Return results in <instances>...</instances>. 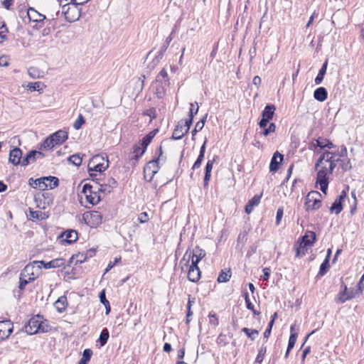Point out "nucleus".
<instances>
[{
  "mask_svg": "<svg viewBox=\"0 0 364 364\" xmlns=\"http://www.w3.org/2000/svg\"><path fill=\"white\" fill-rule=\"evenodd\" d=\"M156 82H161L162 86V90H164V87L165 86L169 85V80L168 77V73L165 68H163L159 75L157 76L156 79Z\"/></svg>",
  "mask_w": 364,
  "mask_h": 364,
  "instance_id": "22",
  "label": "nucleus"
},
{
  "mask_svg": "<svg viewBox=\"0 0 364 364\" xmlns=\"http://www.w3.org/2000/svg\"><path fill=\"white\" fill-rule=\"evenodd\" d=\"M275 109L276 108L274 105H267L262 112V117L271 120L273 118Z\"/></svg>",
  "mask_w": 364,
  "mask_h": 364,
  "instance_id": "24",
  "label": "nucleus"
},
{
  "mask_svg": "<svg viewBox=\"0 0 364 364\" xmlns=\"http://www.w3.org/2000/svg\"><path fill=\"white\" fill-rule=\"evenodd\" d=\"M8 32V28L4 23L0 26V43L6 39L5 33Z\"/></svg>",
  "mask_w": 364,
  "mask_h": 364,
  "instance_id": "56",
  "label": "nucleus"
},
{
  "mask_svg": "<svg viewBox=\"0 0 364 364\" xmlns=\"http://www.w3.org/2000/svg\"><path fill=\"white\" fill-rule=\"evenodd\" d=\"M275 129H276V126H275L274 123H270L269 125L268 126V127L264 128L263 131L261 132V134L267 136L270 133L274 132Z\"/></svg>",
  "mask_w": 364,
  "mask_h": 364,
  "instance_id": "52",
  "label": "nucleus"
},
{
  "mask_svg": "<svg viewBox=\"0 0 364 364\" xmlns=\"http://www.w3.org/2000/svg\"><path fill=\"white\" fill-rule=\"evenodd\" d=\"M329 267H330L329 261L328 260V259H325L324 261L321 263V264L320 266L318 275H320L321 277L325 275L326 274V272H328Z\"/></svg>",
  "mask_w": 364,
  "mask_h": 364,
  "instance_id": "43",
  "label": "nucleus"
},
{
  "mask_svg": "<svg viewBox=\"0 0 364 364\" xmlns=\"http://www.w3.org/2000/svg\"><path fill=\"white\" fill-rule=\"evenodd\" d=\"M99 185H100V188H97V191L102 192V193H110L111 192L112 190L110 189L109 187H108L107 183H99Z\"/></svg>",
  "mask_w": 364,
  "mask_h": 364,
  "instance_id": "60",
  "label": "nucleus"
},
{
  "mask_svg": "<svg viewBox=\"0 0 364 364\" xmlns=\"http://www.w3.org/2000/svg\"><path fill=\"white\" fill-rule=\"evenodd\" d=\"M28 74L33 79H38L43 77V72L35 67L29 68L28 69Z\"/></svg>",
  "mask_w": 364,
  "mask_h": 364,
  "instance_id": "32",
  "label": "nucleus"
},
{
  "mask_svg": "<svg viewBox=\"0 0 364 364\" xmlns=\"http://www.w3.org/2000/svg\"><path fill=\"white\" fill-rule=\"evenodd\" d=\"M354 297H355V294H353V291L348 292L347 287L344 286V289L338 294L336 301L338 304H343L347 300Z\"/></svg>",
  "mask_w": 364,
  "mask_h": 364,
  "instance_id": "17",
  "label": "nucleus"
},
{
  "mask_svg": "<svg viewBox=\"0 0 364 364\" xmlns=\"http://www.w3.org/2000/svg\"><path fill=\"white\" fill-rule=\"evenodd\" d=\"M261 199V195H255L252 199H250L248 203L252 204L253 206H257L259 205Z\"/></svg>",
  "mask_w": 364,
  "mask_h": 364,
  "instance_id": "61",
  "label": "nucleus"
},
{
  "mask_svg": "<svg viewBox=\"0 0 364 364\" xmlns=\"http://www.w3.org/2000/svg\"><path fill=\"white\" fill-rule=\"evenodd\" d=\"M24 329L28 334L33 335L38 332H47L48 326L44 323L43 316L38 314L28 321Z\"/></svg>",
  "mask_w": 364,
  "mask_h": 364,
  "instance_id": "2",
  "label": "nucleus"
},
{
  "mask_svg": "<svg viewBox=\"0 0 364 364\" xmlns=\"http://www.w3.org/2000/svg\"><path fill=\"white\" fill-rule=\"evenodd\" d=\"M151 139L149 138V136H147L146 135L143 137V139L141 141V146L143 148H145V150H146V147L148 145L151 143Z\"/></svg>",
  "mask_w": 364,
  "mask_h": 364,
  "instance_id": "63",
  "label": "nucleus"
},
{
  "mask_svg": "<svg viewBox=\"0 0 364 364\" xmlns=\"http://www.w3.org/2000/svg\"><path fill=\"white\" fill-rule=\"evenodd\" d=\"M85 120L84 119V117L82 116V114H80L78 115L77 119L73 124L74 129L76 130L80 129L82 127V124H85Z\"/></svg>",
  "mask_w": 364,
  "mask_h": 364,
  "instance_id": "48",
  "label": "nucleus"
},
{
  "mask_svg": "<svg viewBox=\"0 0 364 364\" xmlns=\"http://www.w3.org/2000/svg\"><path fill=\"white\" fill-rule=\"evenodd\" d=\"M332 155H336V153H333V152H331V151H324L319 157V159H318L316 165H315V168L316 169H317L320 166L323 165V161H325L326 160H327L328 158H329L330 156H331Z\"/></svg>",
  "mask_w": 364,
  "mask_h": 364,
  "instance_id": "30",
  "label": "nucleus"
},
{
  "mask_svg": "<svg viewBox=\"0 0 364 364\" xmlns=\"http://www.w3.org/2000/svg\"><path fill=\"white\" fill-rule=\"evenodd\" d=\"M92 188V185L85 183L82 187V193L85 195L87 202L94 205L97 204L101 198L98 192L93 191Z\"/></svg>",
  "mask_w": 364,
  "mask_h": 364,
  "instance_id": "6",
  "label": "nucleus"
},
{
  "mask_svg": "<svg viewBox=\"0 0 364 364\" xmlns=\"http://www.w3.org/2000/svg\"><path fill=\"white\" fill-rule=\"evenodd\" d=\"M199 106L198 102L191 103V108L189 111V117L193 118L194 115L198 112Z\"/></svg>",
  "mask_w": 364,
  "mask_h": 364,
  "instance_id": "54",
  "label": "nucleus"
},
{
  "mask_svg": "<svg viewBox=\"0 0 364 364\" xmlns=\"http://www.w3.org/2000/svg\"><path fill=\"white\" fill-rule=\"evenodd\" d=\"M327 66H328V60H326L322 65V67L319 70L318 73L314 80L316 85H319L322 82L324 75L326 73Z\"/></svg>",
  "mask_w": 364,
  "mask_h": 364,
  "instance_id": "25",
  "label": "nucleus"
},
{
  "mask_svg": "<svg viewBox=\"0 0 364 364\" xmlns=\"http://www.w3.org/2000/svg\"><path fill=\"white\" fill-rule=\"evenodd\" d=\"M283 208H279L277 211V216H276V225H279L281 223L282 218L283 217Z\"/></svg>",
  "mask_w": 364,
  "mask_h": 364,
  "instance_id": "59",
  "label": "nucleus"
},
{
  "mask_svg": "<svg viewBox=\"0 0 364 364\" xmlns=\"http://www.w3.org/2000/svg\"><path fill=\"white\" fill-rule=\"evenodd\" d=\"M89 162H92V164H93L94 163L96 164H109V161H108V159H107V156H104L103 155H101V154H97V155H95L94 156Z\"/></svg>",
  "mask_w": 364,
  "mask_h": 364,
  "instance_id": "29",
  "label": "nucleus"
},
{
  "mask_svg": "<svg viewBox=\"0 0 364 364\" xmlns=\"http://www.w3.org/2000/svg\"><path fill=\"white\" fill-rule=\"evenodd\" d=\"M41 267L38 261H33L28 264L21 272V276L29 278V280L34 281L41 272Z\"/></svg>",
  "mask_w": 364,
  "mask_h": 364,
  "instance_id": "5",
  "label": "nucleus"
},
{
  "mask_svg": "<svg viewBox=\"0 0 364 364\" xmlns=\"http://www.w3.org/2000/svg\"><path fill=\"white\" fill-rule=\"evenodd\" d=\"M36 160L35 155L32 153V151H31L24 157H23L21 160V166H26L30 163L34 162Z\"/></svg>",
  "mask_w": 364,
  "mask_h": 364,
  "instance_id": "33",
  "label": "nucleus"
},
{
  "mask_svg": "<svg viewBox=\"0 0 364 364\" xmlns=\"http://www.w3.org/2000/svg\"><path fill=\"white\" fill-rule=\"evenodd\" d=\"M183 120L178 122L176 127L173 130L171 138L175 140H178L183 138L184 135L187 133H185L184 127H183Z\"/></svg>",
  "mask_w": 364,
  "mask_h": 364,
  "instance_id": "20",
  "label": "nucleus"
},
{
  "mask_svg": "<svg viewBox=\"0 0 364 364\" xmlns=\"http://www.w3.org/2000/svg\"><path fill=\"white\" fill-rule=\"evenodd\" d=\"M322 204L321 194L317 191H310L305 198L304 208L308 212L316 210Z\"/></svg>",
  "mask_w": 364,
  "mask_h": 364,
  "instance_id": "3",
  "label": "nucleus"
},
{
  "mask_svg": "<svg viewBox=\"0 0 364 364\" xmlns=\"http://www.w3.org/2000/svg\"><path fill=\"white\" fill-rule=\"evenodd\" d=\"M205 118L206 117L203 118L196 124L195 127L192 131L193 136H194L198 132L200 131L203 128L205 122Z\"/></svg>",
  "mask_w": 364,
  "mask_h": 364,
  "instance_id": "47",
  "label": "nucleus"
},
{
  "mask_svg": "<svg viewBox=\"0 0 364 364\" xmlns=\"http://www.w3.org/2000/svg\"><path fill=\"white\" fill-rule=\"evenodd\" d=\"M64 236L65 237L64 240L69 244L75 242L77 240V232L74 230L66 231Z\"/></svg>",
  "mask_w": 364,
  "mask_h": 364,
  "instance_id": "27",
  "label": "nucleus"
},
{
  "mask_svg": "<svg viewBox=\"0 0 364 364\" xmlns=\"http://www.w3.org/2000/svg\"><path fill=\"white\" fill-rule=\"evenodd\" d=\"M26 15L30 21L36 22L38 23H42L45 20L47 19V16L39 13L35 9L29 7L27 9Z\"/></svg>",
  "mask_w": 364,
  "mask_h": 364,
  "instance_id": "8",
  "label": "nucleus"
},
{
  "mask_svg": "<svg viewBox=\"0 0 364 364\" xmlns=\"http://www.w3.org/2000/svg\"><path fill=\"white\" fill-rule=\"evenodd\" d=\"M327 97L328 92L323 87H319L316 88L314 92V97L319 102L325 101L327 99Z\"/></svg>",
  "mask_w": 364,
  "mask_h": 364,
  "instance_id": "21",
  "label": "nucleus"
},
{
  "mask_svg": "<svg viewBox=\"0 0 364 364\" xmlns=\"http://www.w3.org/2000/svg\"><path fill=\"white\" fill-rule=\"evenodd\" d=\"M231 277V272L230 269H223L220 272L217 281L219 283L221 282H227L229 281L230 278Z\"/></svg>",
  "mask_w": 364,
  "mask_h": 364,
  "instance_id": "28",
  "label": "nucleus"
},
{
  "mask_svg": "<svg viewBox=\"0 0 364 364\" xmlns=\"http://www.w3.org/2000/svg\"><path fill=\"white\" fill-rule=\"evenodd\" d=\"M200 270L198 265L191 264L188 271V279L192 282H197L200 278Z\"/></svg>",
  "mask_w": 364,
  "mask_h": 364,
  "instance_id": "13",
  "label": "nucleus"
},
{
  "mask_svg": "<svg viewBox=\"0 0 364 364\" xmlns=\"http://www.w3.org/2000/svg\"><path fill=\"white\" fill-rule=\"evenodd\" d=\"M211 177V172H206L205 171V176L203 178V187L205 188H207L209 184V181L210 180Z\"/></svg>",
  "mask_w": 364,
  "mask_h": 364,
  "instance_id": "62",
  "label": "nucleus"
},
{
  "mask_svg": "<svg viewBox=\"0 0 364 364\" xmlns=\"http://www.w3.org/2000/svg\"><path fill=\"white\" fill-rule=\"evenodd\" d=\"M297 336H298L297 333H291L289 339L288 346H287V348L289 349V350H291L294 347L295 343L296 341Z\"/></svg>",
  "mask_w": 364,
  "mask_h": 364,
  "instance_id": "50",
  "label": "nucleus"
},
{
  "mask_svg": "<svg viewBox=\"0 0 364 364\" xmlns=\"http://www.w3.org/2000/svg\"><path fill=\"white\" fill-rule=\"evenodd\" d=\"M65 262V259L59 257L54 259L50 262H45L43 260L38 261V264H42L45 269H52L64 266Z\"/></svg>",
  "mask_w": 364,
  "mask_h": 364,
  "instance_id": "11",
  "label": "nucleus"
},
{
  "mask_svg": "<svg viewBox=\"0 0 364 364\" xmlns=\"http://www.w3.org/2000/svg\"><path fill=\"white\" fill-rule=\"evenodd\" d=\"M315 141L316 142L313 141L310 144V149H314L316 147H320L321 149H323V148L332 149L335 146L334 144L331 141H330L329 140H328L326 139L318 138V139L315 140Z\"/></svg>",
  "mask_w": 364,
  "mask_h": 364,
  "instance_id": "15",
  "label": "nucleus"
},
{
  "mask_svg": "<svg viewBox=\"0 0 364 364\" xmlns=\"http://www.w3.org/2000/svg\"><path fill=\"white\" fill-rule=\"evenodd\" d=\"M41 191L49 189H53L57 187L59 184V180L55 176H47L41 178Z\"/></svg>",
  "mask_w": 364,
  "mask_h": 364,
  "instance_id": "10",
  "label": "nucleus"
},
{
  "mask_svg": "<svg viewBox=\"0 0 364 364\" xmlns=\"http://www.w3.org/2000/svg\"><path fill=\"white\" fill-rule=\"evenodd\" d=\"M56 144H54L53 139L50 136H48L42 143L41 148L44 149H51Z\"/></svg>",
  "mask_w": 364,
  "mask_h": 364,
  "instance_id": "41",
  "label": "nucleus"
},
{
  "mask_svg": "<svg viewBox=\"0 0 364 364\" xmlns=\"http://www.w3.org/2000/svg\"><path fill=\"white\" fill-rule=\"evenodd\" d=\"M193 118L188 117V119H185L184 122L183 121V127H184L185 133L188 132L190 127L193 122Z\"/></svg>",
  "mask_w": 364,
  "mask_h": 364,
  "instance_id": "58",
  "label": "nucleus"
},
{
  "mask_svg": "<svg viewBox=\"0 0 364 364\" xmlns=\"http://www.w3.org/2000/svg\"><path fill=\"white\" fill-rule=\"evenodd\" d=\"M88 0H84L80 2H76V0H71L70 3H67V0H58L59 4L55 5V9L62 6V14L65 16V19L69 22H74L80 17V9L79 6L86 3Z\"/></svg>",
  "mask_w": 364,
  "mask_h": 364,
  "instance_id": "1",
  "label": "nucleus"
},
{
  "mask_svg": "<svg viewBox=\"0 0 364 364\" xmlns=\"http://www.w3.org/2000/svg\"><path fill=\"white\" fill-rule=\"evenodd\" d=\"M92 355V351L90 349H85L82 353V357L80 360L78 364H87L91 358Z\"/></svg>",
  "mask_w": 364,
  "mask_h": 364,
  "instance_id": "35",
  "label": "nucleus"
},
{
  "mask_svg": "<svg viewBox=\"0 0 364 364\" xmlns=\"http://www.w3.org/2000/svg\"><path fill=\"white\" fill-rule=\"evenodd\" d=\"M88 217H90L89 222L91 223L92 225H98L102 223V217L101 214L97 211H94L91 213L89 215H86L87 219H88Z\"/></svg>",
  "mask_w": 364,
  "mask_h": 364,
  "instance_id": "23",
  "label": "nucleus"
},
{
  "mask_svg": "<svg viewBox=\"0 0 364 364\" xmlns=\"http://www.w3.org/2000/svg\"><path fill=\"white\" fill-rule=\"evenodd\" d=\"M208 318L209 323L210 326H213L214 328L218 326L219 321L215 313H214L213 311L210 312L208 314Z\"/></svg>",
  "mask_w": 364,
  "mask_h": 364,
  "instance_id": "44",
  "label": "nucleus"
},
{
  "mask_svg": "<svg viewBox=\"0 0 364 364\" xmlns=\"http://www.w3.org/2000/svg\"><path fill=\"white\" fill-rule=\"evenodd\" d=\"M82 158L79 154H73L68 158V161L76 166H79L82 164Z\"/></svg>",
  "mask_w": 364,
  "mask_h": 364,
  "instance_id": "45",
  "label": "nucleus"
},
{
  "mask_svg": "<svg viewBox=\"0 0 364 364\" xmlns=\"http://www.w3.org/2000/svg\"><path fill=\"white\" fill-rule=\"evenodd\" d=\"M22 159V151L19 148L16 147L10 151L9 161L12 164L15 166L21 165Z\"/></svg>",
  "mask_w": 364,
  "mask_h": 364,
  "instance_id": "12",
  "label": "nucleus"
},
{
  "mask_svg": "<svg viewBox=\"0 0 364 364\" xmlns=\"http://www.w3.org/2000/svg\"><path fill=\"white\" fill-rule=\"evenodd\" d=\"M109 336V333L107 328H103L98 338V341L100 343L101 346H103L107 343Z\"/></svg>",
  "mask_w": 364,
  "mask_h": 364,
  "instance_id": "36",
  "label": "nucleus"
},
{
  "mask_svg": "<svg viewBox=\"0 0 364 364\" xmlns=\"http://www.w3.org/2000/svg\"><path fill=\"white\" fill-rule=\"evenodd\" d=\"M31 282H33L32 280H29V278L21 276L19 277V285L18 288L21 290H23L26 287V286Z\"/></svg>",
  "mask_w": 364,
  "mask_h": 364,
  "instance_id": "51",
  "label": "nucleus"
},
{
  "mask_svg": "<svg viewBox=\"0 0 364 364\" xmlns=\"http://www.w3.org/2000/svg\"><path fill=\"white\" fill-rule=\"evenodd\" d=\"M343 210V205L341 203L335 200V201L332 203L330 211L331 213H334L335 214H339Z\"/></svg>",
  "mask_w": 364,
  "mask_h": 364,
  "instance_id": "40",
  "label": "nucleus"
},
{
  "mask_svg": "<svg viewBox=\"0 0 364 364\" xmlns=\"http://www.w3.org/2000/svg\"><path fill=\"white\" fill-rule=\"evenodd\" d=\"M316 183H328V174L324 173L323 171H318L316 176Z\"/></svg>",
  "mask_w": 364,
  "mask_h": 364,
  "instance_id": "42",
  "label": "nucleus"
},
{
  "mask_svg": "<svg viewBox=\"0 0 364 364\" xmlns=\"http://www.w3.org/2000/svg\"><path fill=\"white\" fill-rule=\"evenodd\" d=\"M138 220L141 223H144L149 220L148 214L146 212L141 213L139 215Z\"/></svg>",
  "mask_w": 364,
  "mask_h": 364,
  "instance_id": "64",
  "label": "nucleus"
},
{
  "mask_svg": "<svg viewBox=\"0 0 364 364\" xmlns=\"http://www.w3.org/2000/svg\"><path fill=\"white\" fill-rule=\"evenodd\" d=\"M50 136L56 145L62 144L68 138V132L64 130H58Z\"/></svg>",
  "mask_w": 364,
  "mask_h": 364,
  "instance_id": "16",
  "label": "nucleus"
},
{
  "mask_svg": "<svg viewBox=\"0 0 364 364\" xmlns=\"http://www.w3.org/2000/svg\"><path fill=\"white\" fill-rule=\"evenodd\" d=\"M309 247L311 246L304 245L303 243L300 242L299 245L296 247V256L298 257H301L305 255Z\"/></svg>",
  "mask_w": 364,
  "mask_h": 364,
  "instance_id": "39",
  "label": "nucleus"
},
{
  "mask_svg": "<svg viewBox=\"0 0 364 364\" xmlns=\"http://www.w3.org/2000/svg\"><path fill=\"white\" fill-rule=\"evenodd\" d=\"M109 167V164H92V162H89L88 164V172L91 173L92 171L99 172V176H102V173L105 171Z\"/></svg>",
  "mask_w": 364,
  "mask_h": 364,
  "instance_id": "19",
  "label": "nucleus"
},
{
  "mask_svg": "<svg viewBox=\"0 0 364 364\" xmlns=\"http://www.w3.org/2000/svg\"><path fill=\"white\" fill-rule=\"evenodd\" d=\"M266 352H267V347L265 346L262 345L258 351V354L255 358V364H261L262 363Z\"/></svg>",
  "mask_w": 364,
  "mask_h": 364,
  "instance_id": "37",
  "label": "nucleus"
},
{
  "mask_svg": "<svg viewBox=\"0 0 364 364\" xmlns=\"http://www.w3.org/2000/svg\"><path fill=\"white\" fill-rule=\"evenodd\" d=\"M337 161H339L341 168L343 171H348L352 168V165L350 159H338Z\"/></svg>",
  "mask_w": 364,
  "mask_h": 364,
  "instance_id": "38",
  "label": "nucleus"
},
{
  "mask_svg": "<svg viewBox=\"0 0 364 364\" xmlns=\"http://www.w3.org/2000/svg\"><path fill=\"white\" fill-rule=\"evenodd\" d=\"M348 190H349V187L347 186L346 187V188L341 191V194L336 200L342 204L343 201L345 200V198L347 196Z\"/></svg>",
  "mask_w": 364,
  "mask_h": 364,
  "instance_id": "57",
  "label": "nucleus"
},
{
  "mask_svg": "<svg viewBox=\"0 0 364 364\" xmlns=\"http://www.w3.org/2000/svg\"><path fill=\"white\" fill-rule=\"evenodd\" d=\"M315 241L316 233L310 230L306 231L305 235L301 238V242H302L304 245L312 246Z\"/></svg>",
  "mask_w": 364,
  "mask_h": 364,
  "instance_id": "18",
  "label": "nucleus"
},
{
  "mask_svg": "<svg viewBox=\"0 0 364 364\" xmlns=\"http://www.w3.org/2000/svg\"><path fill=\"white\" fill-rule=\"evenodd\" d=\"M205 256V250L200 249L199 247H196L192 252H190L186 266H188L190 259H191V264H196Z\"/></svg>",
  "mask_w": 364,
  "mask_h": 364,
  "instance_id": "7",
  "label": "nucleus"
},
{
  "mask_svg": "<svg viewBox=\"0 0 364 364\" xmlns=\"http://www.w3.org/2000/svg\"><path fill=\"white\" fill-rule=\"evenodd\" d=\"M41 180H42L41 178H37L35 180L31 178L29 179V185L34 188H38L41 191V184H43V183L41 182Z\"/></svg>",
  "mask_w": 364,
  "mask_h": 364,
  "instance_id": "53",
  "label": "nucleus"
},
{
  "mask_svg": "<svg viewBox=\"0 0 364 364\" xmlns=\"http://www.w3.org/2000/svg\"><path fill=\"white\" fill-rule=\"evenodd\" d=\"M13 332V323L9 320L0 321V339L7 338Z\"/></svg>",
  "mask_w": 364,
  "mask_h": 364,
  "instance_id": "9",
  "label": "nucleus"
},
{
  "mask_svg": "<svg viewBox=\"0 0 364 364\" xmlns=\"http://www.w3.org/2000/svg\"><path fill=\"white\" fill-rule=\"evenodd\" d=\"M42 215H43V213L41 211H39V210H32L31 208L29 209V215H28V217H29V219L30 220H37V219H40V218H42Z\"/></svg>",
  "mask_w": 364,
  "mask_h": 364,
  "instance_id": "49",
  "label": "nucleus"
},
{
  "mask_svg": "<svg viewBox=\"0 0 364 364\" xmlns=\"http://www.w3.org/2000/svg\"><path fill=\"white\" fill-rule=\"evenodd\" d=\"M283 155L278 151H276L270 161L269 170L271 172H276L279 170V166L283 161Z\"/></svg>",
  "mask_w": 364,
  "mask_h": 364,
  "instance_id": "14",
  "label": "nucleus"
},
{
  "mask_svg": "<svg viewBox=\"0 0 364 364\" xmlns=\"http://www.w3.org/2000/svg\"><path fill=\"white\" fill-rule=\"evenodd\" d=\"M67 305V298L65 296L59 297L58 299L55 302V306L57 311L60 313H62L65 310Z\"/></svg>",
  "mask_w": 364,
  "mask_h": 364,
  "instance_id": "26",
  "label": "nucleus"
},
{
  "mask_svg": "<svg viewBox=\"0 0 364 364\" xmlns=\"http://www.w3.org/2000/svg\"><path fill=\"white\" fill-rule=\"evenodd\" d=\"M242 331L244 332L247 336L251 339V341H255L256 337L259 335V331L256 329H250L246 327L242 328Z\"/></svg>",
  "mask_w": 364,
  "mask_h": 364,
  "instance_id": "34",
  "label": "nucleus"
},
{
  "mask_svg": "<svg viewBox=\"0 0 364 364\" xmlns=\"http://www.w3.org/2000/svg\"><path fill=\"white\" fill-rule=\"evenodd\" d=\"M173 40V37L171 36V34L170 36H168L166 39V41L165 43H164V45L161 47L160 48V50L159 51L158 53V55H156V58H163V55L164 54V53L166 52V50H167L170 43L171 42V41Z\"/></svg>",
  "mask_w": 364,
  "mask_h": 364,
  "instance_id": "31",
  "label": "nucleus"
},
{
  "mask_svg": "<svg viewBox=\"0 0 364 364\" xmlns=\"http://www.w3.org/2000/svg\"><path fill=\"white\" fill-rule=\"evenodd\" d=\"M146 150L145 148H143L141 144L136 145L134 148V158L136 160H138L144 153Z\"/></svg>",
  "mask_w": 364,
  "mask_h": 364,
  "instance_id": "46",
  "label": "nucleus"
},
{
  "mask_svg": "<svg viewBox=\"0 0 364 364\" xmlns=\"http://www.w3.org/2000/svg\"><path fill=\"white\" fill-rule=\"evenodd\" d=\"M41 82H29L28 85V87L31 91H39L41 90Z\"/></svg>",
  "mask_w": 364,
  "mask_h": 364,
  "instance_id": "55",
  "label": "nucleus"
},
{
  "mask_svg": "<svg viewBox=\"0 0 364 364\" xmlns=\"http://www.w3.org/2000/svg\"><path fill=\"white\" fill-rule=\"evenodd\" d=\"M159 157L156 159H154L148 162L144 168V178L149 182H150L153 179L155 174L159 170V160L163 154L161 146L159 147Z\"/></svg>",
  "mask_w": 364,
  "mask_h": 364,
  "instance_id": "4",
  "label": "nucleus"
}]
</instances>
